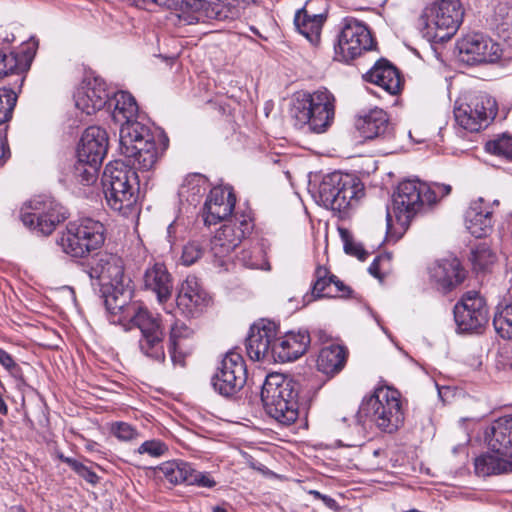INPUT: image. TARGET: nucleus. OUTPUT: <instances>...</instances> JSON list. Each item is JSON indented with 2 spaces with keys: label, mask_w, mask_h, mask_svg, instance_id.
I'll list each match as a JSON object with an SVG mask.
<instances>
[{
  "label": "nucleus",
  "mask_w": 512,
  "mask_h": 512,
  "mask_svg": "<svg viewBox=\"0 0 512 512\" xmlns=\"http://www.w3.org/2000/svg\"><path fill=\"white\" fill-rule=\"evenodd\" d=\"M127 296L128 294L119 299L107 300L109 321L122 326L125 331L137 328L140 331L138 339L140 353L152 361L164 363L165 332L161 318L153 315L139 302L128 303Z\"/></svg>",
  "instance_id": "f257e3e1"
},
{
  "label": "nucleus",
  "mask_w": 512,
  "mask_h": 512,
  "mask_svg": "<svg viewBox=\"0 0 512 512\" xmlns=\"http://www.w3.org/2000/svg\"><path fill=\"white\" fill-rule=\"evenodd\" d=\"M120 151L129 158L133 169L147 172L155 168L169 145L168 137L161 131L153 132L143 123H133L120 128Z\"/></svg>",
  "instance_id": "f03ea898"
},
{
  "label": "nucleus",
  "mask_w": 512,
  "mask_h": 512,
  "mask_svg": "<svg viewBox=\"0 0 512 512\" xmlns=\"http://www.w3.org/2000/svg\"><path fill=\"white\" fill-rule=\"evenodd\" d=\"M451 186L433 183L429 185L418 179L402 181L393 196V206L397 223L406 230L413 217L426 206L431 207L451 193Z\"/></svg>",
  "instance_id": "7ed1b4c3"
},
{
  "label": "nucleus",
  "mask_w": 512,
  "mask_h": 512,
  "mask_svg": "<svg viewBox=\"0 0 512 512\" xmlns=\"http://www.w3.org/2000/svg\"><path fill=\"white\" fill-rule=\"evenodd\" d=\"M334 95L324 87L315 91H298L290 108L291 117L299 128L305 126L313 133H324L335 117Z\"/></svg>",
  "instance_id": "20e7f679"
},
{
  "label": "nucleus",
  "mask_w": 512,
  "mask_h": 512,
  "mask_svg": "<svg viewBox=\"0 0 512 512\" xmlns=\"http://www.w3.org/2000/svg\"><path fill=\"white\" fill-rule=\"evenodd\" d=\"M101 182L106 203L112 210L123 216L136 212L139 180L130 165L121 160L109 162Z\"/></svg>",
  "instance_id": "39448f33"
},
{
  "label": "nucleus",
  "mask_w": 512,
  "mask_h": 512,
  "mask_svg": "<svg viewBox=\"0 0 512 512\" xmlns=\"http://www.w3.org/2000/svg\"><path fill=\"white\" fill-rule=\"evenodd\" d=\"M298 389L292 378L281 373L266 376L261 401L266 413L282 425L293 424L299 415Z\"/></svg>",
  "instance_id": "423d86ee"
},
{
  "label": "nucleus",
  "mask_w": 512,
  "mask_h": 512,
  "mask_svg": "<svg viewBox=\"0 0 512 512\" xmlns=\"http://www.w3.org/2000/svg\"><path fill=\"white\" fill-rule=\"evenodd\" d=\"M358 413L369 418L381 431L393 433L404 422V410L400 392L390 386L376 387L363 399Z\"/></svg>",
  "instance_id": "0eeeda50"
},
{
  "label": "nucleus",
  "mask_w": 512,
  "mask_h": 512,
  "mask_svg": "<svg viewBox=\"0 0 512 512\" xmlns=\"http://www.w3.org/2000/svg\"><path fill=\"white\" fill-rule=\"evenodd\" d=\"M88 275L101 286L103 303L107 311V300L110 298L119 299L128 294V303H134L131 301V289L124 284V264L119 256L110 253L97 255L89 267Z\"/></svg>",
  "instance_id": "6e6552de"
},
{
  "label": "nucleus",
  "mask_w": 512,
  "mask_h": 512,
  "mask_svg": "<svg viewBox=\"0 0 512 512\" xmlns=\"http://www.w3.org/2000/svg\"><path fill=\"white\" fill-rule=\"evenodd\" d=\"M104 226L99 221L84 218L69 222L61 233L58 244L73 258H84L104 243Z\"/></svg>",
  "instance_id": "1a4fd4ad"
},
{
  "label": "nucleus",
  "mask_w": 512,
  "mask_h": 512,
  "mask_svg": "<svg viewBox=\"0 0 512 512\" xmlns=\"http://www.w3.org/2000/svg\"><path fill=\"white\" fill-rule=\"evenodd\" d=\"M463 16L459 0H435L425 7L421 19L428 37L435 42H445L457 32Z\"/></svg>",
  "instance_id": "9d476101"
},
{
  "label": "nucleus",
  "mask_w": 512,
  "mask_h": 512,
  "mask_svg": "<svg viewBox=\"0 0 512 512\" xmlns=\"http://www.w3.org/2000/svg\"><path fill=\"white\" fill-rule=\"evenodd\" d=\"M318 192L325 207L342 212L364 196V185L353 174L333 172L323 177Z\"/></svg>",
  "instance_id": "9b49d317"
},
{
  "label": "nucleus",
  "mask_w": 512,
  "mask_h": 512,
  "mask_svg": "<svg viewBox=\"0 0 512 512\" xmlns=\"http://www.w3.org/2000/svg\"><path fill=\"white\" fill-rule=\"evenodd\" d=\"M68 217L67 210L47 196H36L21 211L23 224L40 235H50Z\"/></svg>",
  "instance_id": "f8f14e48"
},
{
  "label": "nucleus",
  "mask_w": 512,
  "mask_h": 512,
  "mask_svg": "<svg viewBox=\"0 0 512 512\" xmlns=\"http://www.w3.org/2000/svg\"><path fill=\"white\" fill-rule=\"evenodd\" d=\"M375 45L367 25L356 18L346 17L341 22V28L334 45L335 59L348 62L371 50Z\"/></svg>",
  "instance_id": "ddd939ff"
},
{
  "label": "nucleus",
  "mask_w": 512,
  "mask_h": 512,
  "mask_svg": "<svg viewBox=\"0 0 512 512\" xmlns=\"http://www.w3.org/2000/svg\"><path fill=\"white\" fill-rule=\"evenodd\" d=\"M496 114V101L486 93L475 94L468 101L458 103L454 109L456 123L469 132L487 127Z\"/></svg>",
  "instance_id": "4468645a"
},
{
  "label": "nucleus",
  "mask_w": 512,
  "mask_h": 512,
  "mask_svg": "<svg viewBox=\"0 0 512 512\" xmlns=\"http://www.w3.org/2000/svg\"><path fill=\"white\" fill-rule=\"evenodd\" d=\"M247 370L243 357L234 350L228 351L212 377V385L219 394L230 397L246 383Z\"/></svg>",
  "instance_id": "2eb2a0df"
},
{
  "label": "nucleus",
  "mask_w": 512,
  "mask_h": 512,
  "mask_svg": "<svg viewBox=\"0 0 512 512\" xmlns=\"http://www.w3.org/2000/svg\"><path fill=\"white\" fill-rule=\"evenodd\" d=\"M254 0H191L192 15L187 24L210 20L229 21L239 18Z\"/></svg>",
  "instance_id": "dca6fc26"
},
{
  "label": "nucleus",
  "mask_w": 512,
  "mask_h": 512,
  "mask_svg": "<svg viewBox=\"0 0 512 512\" xmlns=\"http://www.w3.org/2000/svg\"><path fill=\"white\" fill-rule=\"evenodd\" d=\"M253 228L252 220L247 215L237 214L227 223L223 224L211 239V252L223 265V258L227 257L248 235Z\"/></svg>",
  "instance_id": "f3484780"
},
{
  "label": "nucleus",
  "mask_w": 512,
  "mask_h": 512,
  "mask_svg": "<svg viewBox=\"0 0 512 512\" xmlns=\"http://www.w3.org/2000/svg\"><path fill=\"white\" fill-rule=\"evenodd\" d=\"M454 318L462 332H478L488 323V309L477 292H467L454 307Z\"/></svg>",
  "instance_id": "a211bd4d"
},
{
  "label": "nucleus",
  "mask_w": 512,
  "mask_h": 512,
  "mask_svg": "<svg viewBox=\"0 0 512 512\" xmlns=\"http://www.w3.org/2000/svg\"><path fill=\"white\" fill-rule=\"evenodd\" d=\"M461 60L468 64L492 63L501 56L497 43L482 33H471L457 42Z\"/></svg>",
  "instance_id": "6ab92c4d"
},
{
  "label": "nucleus",
  "mask_w": 512,
  "mask_h": 512,
  "mask_svg": "<svg viewBox=\"0 0 512 512\" xmlns=\"http://www.w3.org/2000/svg\"><path fill=\"white\" fill-rule=\"evenodd\" d=\"M278 326L268 320L254 323L246 338V351L253 361L272 359L273 344L276 341Z\"/></svg>",
  "instance_id": "aec40b11"
},
{
  "label": "nucleus",
  "mask_w": 512,
  "mask_h": 512,
  "mask_svg": "<svg viewBox=\"0 0 512 512\" xmlns=\"http://www.w3.org/2000/svg\"><path fill=\"white\" fill-rule=\"evenodd\" d=\"M109 100L106 83L100 78L84 79L74 93L75 106L86 115L101 110Z\"/></svg>",
  "instance_id": "412c9836"
},
{
  "label": "nucleus",
  "mask_w": 512,
  "mask_h": 512,
  "mask_svg": "<svg viewBox=\"0 0 512 512\" xmlns=\"http://www.w3.org/2000/svg\"><path fill=\"white\" fill-rule=\"evenodd\" d=\"M197 345L195 330L184 321L175 320L169 329L168 351L174 365L184 367L186 358Z\"/></svg>",
  "instance_id": "4be33fe9"
},
{
  "label": "nucleus",
  "mask_w": 512,
  "mask_h": 512,
  "mask_svg": "<svg viewBox=\"0 0 512 512\" xmlns=\"http://www.w3.org/2000/svg\"><path fill=\"white\" fill-rule=\"evenodd\" d=\"M236 203V197L229 187H214L202 209V216L205 225H215L228 217Z\"/></svg>",
  "instance_id": "5701e85b"
},
{
  "label": "nucleus",
  "mask_w": 512,
  "mask_h": 512,
  "mask_svg": "<svg viewBox=\"0 0 512 512\" xmlns=\"http://www.w3.org/2000/svg\"><path fill=\"white\" fill-rule=\"evenodd\" d=\"M311 343L308 331H289L277 338L273 344L272 359L276 362H292L306 353Z\"/></svg>",
  "instance_id": "b1692460"
},
{
  "label": "nucleus",
  "mask_w": 512,
  "mask_h": 512,
  "mask_svg": "<svg viewBox=\"0 0 512 512\" xmlns=\"http://www.w3.org/2000/svg\"><path fill=\"white\" fill-rule=\"evenodd\" d=\"M108 150V134L99 126L88 127L80 139L77 158L80 161L101 164Z\"/></svg>",
  "instance_id": "393cba45"
},
{
  "label": "nucleus",
  "mask_w": 512,
  "mask_h": 512,
  "mask_svg": "<svg viewBox=\"0 0 512 512\" xmlns=\"http://www.w3.org/2000/svg\"><path fill=\"white\" fill-rule=\"evenodd\" d=\"M429 275L439 290L448 292L465 280L466 271L460 261L453 257L436 261L429 268Z\"/></svg>",
  "instance_id": "a878e982"
},
{
  "label": "nucleus",
  "mask_w": 512,
  "mask_h": 512,
  "mask_svg": "<svg viewBox=\"0 0 512 512\" xmlns=\"http://www.w3.org/2000/svg\"><path fill=\"white\" fill-rule=\"evenodd\" d=\"M493 210L490 204L479 198L470 203L465 212V226L476 238L488 236L493 230Z\"/></svg>",
  "instance_id": "bb28decb"
},
{
  "label": "nucleus",
  "mask_w": 512,
  "mask_h": 512,
  "mask_svg": "<svg viewBox=\"0 0 512 512\" xmlns=\"http://www.w3.org/2000/svg\"><path fill=\"white\" fill-rule=\"evenodd\" d=\"M364 78L381 87L390 95H397L402 90L403 81L399 71L386 59L378 60L364 75Z\"/></svg>",
  "instance_id": "cd10ccee"
},
{
  "label": "nucleus",
  "mask_w": 512,
  "mask_h": 512,
  "mask_svg": "<svg viewBox=\"0 0 512 512\" xmlns=\"http://www.w3.org/2000/svg\"><path fill=\"white\" fill-rule=\"evenodd\" d=\"M207 302L208 295L199 284L198 279L194 276L187 277L177 294L176 304L178 309L183 314L190 316L206 305Z\"/></svg>",
  "instance_id": "c85d7f7f"
},
{
  "label": "nucleus",
  "mask_w": 512,
  "mask_h": 512,
  "mask_svg": "<svg viewBox=\"0 0 512 512\" xmlns=\"http://www.w3.org/2000/svg\"><path fill=\"white\" fill-rule=\"evenodd\" d=\"M355 126L365 139L384 136L389 133L391 128L387 113L377 107L359 115L355 121Z\"/></svg>",
  "instance_id": "c756f323"
},
{
  "label": "nucleus",
  "mask_w": 512,
  "mask_h": 512,
  "mask_svg": "<svg viewBox=\"0 0 512 512\" xmlns=\"http://www.w3.org/2000/svg\"><path fill=\"white\" fill-rule=\"evenodd\" d=\"M487 436L489 449L506 457H512V415L495 420Z\"/></svg>",
  "instance_id": "7c9ffc66"
},
{
  "label": "nucleus",
  "mask_w": 512,
  "mask_h": 512,
  "mask_svg": "<svg viewBox=\"0 0 512 512\" xmlns=\"http://www.w3.org/2000/svg\"><path fill=\"white\" fill-rule=\"evenodd\" d=\"M299 9L294 16V24L297 31L302 34L311 44L317 45L320 42L322 27L325 23L324 12L314 13L310 8Z\"/></svg>",
  "instance_id": "2f4dec72"
},
{
  "label": "nucleus",
  "mask_w": 512,
  "mask_h": 512,
  "mask_svg": "<svg viewBox=\"0 0 512 512\" xmlns=\"http://www.w3.org/2000/svg\"><path fill=\"white\" fill-rule=\"evenodd\" d=\"M33 54L22 52L20 54L10 52L7 54L0 50V78L16 75L15 86L20 91L25 80L24 74L29 70Z\"/></svg>",
  "instance_id": "473e14b6"
},
{
  "label": "nucleus",
  "mask_w": 512,
  "mask_h": 512,
  "mask_svg": "<svg viewBox=\"0 0 512 512\" xmlns=\"http://www.w3.org/2000/svg\"><path fill=\"white\" fill-rule=\"evenodd\" d=\"M144 284L148 290L154 292L160 304L167 302L173 290L171 275L163 264H155L147 269L144 275Z\"/></svg>",
  "instance_id": "72a5a7b5"
},
{
  "label": "nucleus",
  "mask_w": 512,
  "mask_h": 512,
  "mask_svg": "<svg viewBox=\"0 0 512 512\" xmlns=\"http://www.w3.org/2000/svg\"><path fill=\"white\" fill-rule=\"evenodd\" d=\"M348 351L344 346L331 344L323 347L318 354L316 366L321 373L333 377L346 365Z\"/></svg>",
  "instance_id": "f704fd0d"
},
{
  "label": "nucleus",
  "mask_w": 512,
  "mask_h": 512,
  "mask_svg": "<svg viewBox=\"0 0 512 512\" xmlns=\"http://www.w3.org/2000/svg\"><path fill=\"white\" fill-rule=\"evenodd\" d=\"M474 467L475 473L482 477L509 473L512 472V457H506L490 449L475 459Z\"/></svg>",
  "instance_id": "c9c22d12"
},
{
  "label": "nucleus",
  "mask_w": 512,
  "mask_h": 512,
  "mask_svg": "<svg viewBox=\"0 0 512 512\" xmlns=\"http://www.w3.org/2000/svg\"><path fill=\"white\" fill-rule=\"evenodd\" d=\"M114 109L112 118L121 125L120 128L128 124L140 123L138 117V105L135 98L128 92L119 91L114 95Z\"/></svg>",
  "instance_id": "e433bc0d"
},
{
  "label": "nucleus",
  "mask_w": 512,
  "mask_h": 512,
  "mask_svg": "<svg viewBox=\"0 0 512 512\" xmlns=\"http://www.w3.org/2000/svg\"><path fill=\"white\" fill-rule=\"evenodd\" d=\"M208 189V180L205 176L194 173L185 177L178 193L181 198L188 202H195L205 194Z\"/></svg>",
  "instance_id": "4c0bfd02"
},
{
  "label": "nucleus",
  "mask_w": 512,
  "mask_h": 512,
  "mask_svg": "<svg viewBox=\"0 0 512 512\" xmlns=\"http://www.w3.org/2000/svg\"><path fill=\"white\" fill-rule=\"evenodd\" d=\"M160 470L170 483H185L188 485V478L192 473V465L188 462L174 460L163 463Z\"/></svg>",
  "instance_id": "58836bf2"
},
{
  "label": "nucleus",
  "mask_w": 512,
  "mask_h": 512,
  "mask_svg": "<svg viewBox=\"0 0 512 512\" xmlns=\"http://www.w3.org/2000/svg\"><path fill=\"white\" fill-rule=\"evenodd\" d=\"M333 275L330 270L325 267L318 265L314 272V281L311 287V297L313 299H319L323 297H330L331 286L333 282Z\"/></svg>",
  "instance_id": "ea45409f"
},
{
  "label": "nucleus",
  "mask_w": 512,
  "mask_h": 512,
  "mask_svg": "<svg viewBox=\"0 0 512 512\" xmlns=\"http://www.w3.org/2000/svg\"><path fill=\"white\" fill-rule=\"evenodd\" d=\"M493 326L501 338L512 340V302L497 307L493 318Z\"/></svg>",
  "instance_id": "a19ab883"
},
{
  "label": "nucleus",
  "mask_w": 512,
  "mask_h": 512,
  "mask_svg": "<svg viewBox=\"0 0 512 512\" xmlns=\"http://www.w3.org/2000/svg\"><path fill=\"white\" fill-rule=\"evenodd\" d=\"M485 149L490 154L512 161V135L503 133L486 143Z\"/></svg>",
  "instance_id": "79ce46f5"
},
{
  "label": "nucleus",
  "mask_w": 512,
  "mask_h": 512,
  "mask_svg": "<svg viewBox=\"0 0 512 512\" xmlns=\"http://www.w3.org/2000/svg\"><path fill=\"white\" fill-rule=\"evenodd\" d=\"M496 260V254L485 243L477 245L471 252V262L475 270H487Z\"/></svg>",
  "instance_id": "37998d69"
},
{
  "label": "nucleus",
  "mask_w": 512,
  "mask_h": 512,
  "mask_svg": "<svg viewBox=\"0 0 512 512\" xmlns=\"http://www.w3.org/2000/svg\"><path fill=\"white\" fill-rule=\"evenodd\" d=\"M100 165L78 159L74 166L75 179L84 186L93 185L98 179Z\"/></svg>",
  "instance_id": "c03bdc74"
},
{
  "label": "nucleus",
  "mask_w": 512,
  "mask_h": 512,
  "mask_svg": "<svg viewBox=\"0 0 512 512\" xmlns=\"http://www.w3.org/2000/svg\"><path fill=\"white\" fill-rule=\"evenodd\" d=\"M17 102V92L12 88H0V125L12 118Z\"/></svg>",
  "instance_id": "a18cd8bd"
},
{
  "label": "nucleus",
  "mask_w": 512,
  "mask_h": 512,
  "mask_svg": "<svg viewBox=\"0 0 512 512\" xmlns=\"http://www.w3.org/2000/svg\"><path fill=\"white\" fill-rule=\"evenodd\" d=\"M205 246L198 240H191L184 245L181 255V262L190 266L197 262L204 254Z\"/></svg>",
  "instance_id": "49530a36"
},
{
  "label": "nucleus",
  "mask_w": 512,
  "mask_h": 512,
  "mask_svg": "<svg viewBox=\"0 0 512 512\" xmlns=\"http://www.w3.org/2000/svg\"><path fill=\"white\" fill-rule=\"evenodd\" d=\"M391 257L388 254H382L375 257L373 262L368 268L369 273L380 281H383L385 276L390 271Z\"/></svg>",
  "instance_id": "de8ad7c7"
},
{
  "label": "nucleus",
  "mask_w": 512,
  "mask_h": 512,
  "mask_svg": "<svg viewBox=\"0 0 512 512\" xmlns=\"http://www.w3.org/2000/svg\"><path fill=\"white\" fill-rule=\"evenodd\" d=\"M61 459L88 483L95 485L99 482L98 475L91 468L87 467L83 463L70 457H61Z\"/></svg>",
  "instance_id": "09e8293b"
},
{
  "label": "nucleus",
  "mask_w": 512,
  "mask_h": 512,
  "mask_svg": "<svg viewBox=\"0 0 512 512\" xmlns=\"http://www.w3.org/2000/svg\"><path fill=\"white\" fill-rule=\"evenodd\" d=\"M111 433L120 441H132L139 437L137 429L126 422L113 423Z\"/></svg>",
  "instance_id": "8fccbe9b"
},
{
  "label": "nucleus",
  "mask_w": 512,
  "mask_h": 512,
  "mask_svg": "<svg viewBox=\"0 0 512 512\" xmlns=\"http://www.w3.org/2000/svg\"><path fill=\"white\" fill-rule=\"evenodd\" d=\"M168 451V446L158 439L147 440L137 449L139 454H148L151 457H161Z\"/></svg>",
  "instance_id": "3c124183"
},
{
  "label": "nucleus",
  "mask_w": 512,
  "mask_h": 512,
  "mask_svg": "<svg viewBox=\"0 0 512 512\" xmlns=\"http://www.w3.org/2000/svg\"><path fill=\"white\" fill-rule=\"evenodd\" d=\"M188 485H196L199 487L212 488L216 485L214 479L206 472H200L192 467V473L188 478Z\"/></svg>",
  "instance_id": "603ef678"
},
{
  "label": "nucleus",
  "mask_w": 512,
  "mask_h": 512,
  "mask_svg": "<svg viewBox=\"0 0 512 512\" xmlns=\"http://www.w3.org/2000/svg\"><path fill=\"white\" fill-rule=\"evenodd\" d=\"M240 261H242L244 266L251 269H262L267 271L271 269L270 264L267 261L259 262V260L256 259L249 250H243L241 252Z\"/></svg>",
  "instance_id": "864d4df0"
},
{
  "label": "nucleus",
  "mask_w": 512,
  "mask_h": 512,
  "mask_svg": "<svg viewBox=\"0 0 512 512\" xmlns=\"http://www.w3.org/2000/svg\"><path fill=\"white\" fill-rule=\"evenodd\" d=\"M331 295L329 298L340 297V298H348L352 296L353 290L351 287L346 285L342 280H340L336 275H333V282L331 286Z\"/></svg>",
  "instance_id": "5fc2aeb1"
},
{
  "label": "nucleus",
  "mask_w": 512,
  "mask_h": 512,
  "mask_svg": "<svg viewBox=\"0 0 512 512\" xmlns=\"http://www.w3.org/2000/svg\"><path fill=\"white\" fill-rule=\"evenodd\" d=\"M344 249L347 254L357 257L359 260H365L367 252L363 249L360 244L353 242L352 240H345Z\"/></svg>",
  "instance_id": "6e6d98bb"
},
{
  "label": "nucleus",
  "mask_w": 512,
  "mask_h": 512,
  "mask_svg": "<svg viewBox=\"0 0 512 512\" xmlns=\"http://www.w3.org/2000/svg\"><path fill=\"white\" fill-rule=\"evenodd\" d=\"M10 157V150L4 131L0 129V166H2Z\"/></svg>",
  "instance_id": "4d7b16f0"
},
{
  "label": "nucleus",
  "mask_w": 512,
  "mask_h": 512,
  "mask_svg": "<svg viewBox=\"0 0 512 512\" xmlns=\"http://www.w3.org/2000/svg\"><path fill=\"white\" fill-rule=\"evenodd\" d=\"M310 4V8L314 11V13H319L320 11H323L325 20L327 19L328 5L326 0H309L306 2L304 7H308Z\"/></svg>",
  "instance_id": "13d9d810"
},
{
  "label": "nucleus",
  "mask_w": 512,
  "mask_h": 512,
  "mask_svg": "<svg viewBox=\"0 0 512 512\" xmlns=\"http://www.w3.org/2000/svg\"><path fill=\"white\" fill-rule=\"evenodd\" d=\"M0 364L8 371H13L14 369L17 368V364L15 363L12 356L1 348H0Z\"/></svg>",
  "instance_id": "bf43d9fd"
},
{
  "label": "nucleus",
  "mask_w": 512,
  "mask_h": 512,
  "mask_svg": "<svg viewBox=\"0 0 512 512\" xmlns=\"http://www.w3.org/2000/svg\"><path fill=\"white\" fill-rule=\"evenodd\" d=\"M0 40L6 43H12L15 40V35L8 33L7 30H0Z\"/></svg>",
  "instance_id": "052dcab7"
},
{
  "label": "nucleus",
  "mask_w": 512,
  "mask_h": 512,
  "mask_svg": "<svg viewBox=\"0 0 512 512\" xmlns=\"http://www.w3.org/2000/svg\"><path fill=\"white\" fill-rule=\"evenodd\" d=\"M175 234H176V222H172L167 227V237L171 243L175 241V238H176Z\"/></svg>",
  "instance_id": "680f3d73"
},
{
  "label": "nucleus",
  "mask_w": 512,
  "mask_h": 512,
  "mask_svg": "<svg viewBox=\"0 0 512 512\" xmlns=\"http://www.w3.org/2000/svg\"><path fill=\"white\" fill-rule=\"evenodd\" d=\"M322 501L325 503V505H326L327 507H329V508H331V509H334V508H335V506H336V501H335L333 498H331V497H329V496H327V495H324V496L322 497Z\"/></svg>",
  "instance_id": "e2e57ef3"
},
{
  "label": "nucleus",
  "mask_w": 512,
  "mask_h": 512,
  "mask_svg": "<svg viewBox=\"0 0 512 512\" xmlns=\"http://www.w3.org/2000/svg\"><path fill=\"white\" fill-rule=\"evenodd\" d=\"M8 413V406L3 400L2 396L0 395V414L7 415Z\"/></svg>",
  "instance_id": "0e129e2a"
},
{
  "label": "nucleus",
  "mask_w": 512,
  "mask_h": 512,
  "mask_svg": "<svg viewBox=\"0 0 512 512\" xmlns=\"http://www.w3.org/2000/svg\"><path fill=\"white\" fill-rule=\"evenodd\" d=\"M310 494H312L315 498L321 499V500H322V497L324 496L323 494H321L319 491H316V490L310 491Z\"/></svg>",
  "instance_id": "69168bd1"
},
{
  "label": "nucleus",
  "mask_w": 512,
  "mask_h": 512,
  "mask_svg": "<svg viewBox=\"0 0 512 512\" xmlns=\"http://www.w3.org/2000/svg\"><path fill=\"white\" fill-rule=\"evenodd\" d=\"M213 512H228L224 507L216 506L213 508Z\"/></svg>",
  "instance_id": "338daca9"
},
{
  "label": "nucleus",
  "mask_w": 512,
  "mask_h": 512,
  "mask_svg": "<svg viewBox=\"0 0 512 512\" xmlns=\"http://www.w3.org/2000/svg\"><path fill=\"white\" fill-rule=\"evenodd\" d=\"M386 218H387V225H388V227H390L391 215H390L389 211H387Z\"/></svg>",
  "instance_id": "774afa93"
}]
</instances>
